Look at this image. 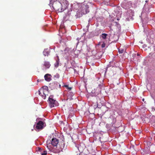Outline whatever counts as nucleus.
I'll use <instances>...</instances> for the list:
<instances>
[{
	"mask_svg": "<svg viewBox=\"0 0 155 155\" xmlns=\"http://www.w3.org/2000/svg\"><path fill=\"white\" fill-rule=\"evenodd\" d=\"M69 5L67 0H51L49 5L58 12H62L67 8Z\"/></svg>",
	"mask_w": 155,
	"mask_h": 155,
	"instance_id": "1",
	"label": "nucleus"
},
{
	"mask_svg": "<svg viewBox=\"0 0 155 155\" xmlns=\"http://www.w3.org/2000/svg\"><path fill=\"white\" fill-rule=\"evenodd\" d=\"M48 102L50 106L51 107H54L55 106H57V102L53 98V96H51L49 97Z\"/></svg>",
	"mask_w": 155,
	"mask_h": 155,
	"instance_id": "2",
	"label": "nucleus"
},
{
	"mask_svg": "<svg viewBox=\"0 0 155 155\" xmlns=\"http://www.w3.org/2000/svg\"><path fill=\"white\" fill-rule=\"evenodd\" d=\"M44 127V123L43 122L40 121L37 124L36 128L35 130L37 131H38L40 130H42Z\"/></svg>",
	"mask_w": 155,
	"mask_h": 155,
	"instance_id": "3",
	"label": "nucleus"
},
{
	"mask_svg": "<svg viewBox=\"0 0 155 155\" xmlns=\"http://www.w3.org/2000/svg\"><path fill=\"white\" fill-rule=\"evenodd\" d=\"M58 143L59 140L58 139L56 138H53L51 140V143L53 146L55 147L56 148H57V145Z\"/></svg>",
	"mask_w": 155,
	"mask_h": 155,
	"instance_id": "4",
	"label": "nucleus"
},
{
	"mask_svg": "<svg viewBox=\"0 0 155 155\" xmlns=\"http://www.w3.org/2000/svg\"><path fill=\"white\" fill-rule=\"evenodd\" d=\"M89 6L88 5H86L83 7V9L82 11V13L84 14H86L89 12Z\"/></svg>",
	"mask_w": 155,
	"mask_h": 155,
	"instance_id": "5",
	"label": "nucleus"
},
{
	"mask_svg": "<svg viewBox=\"0 0 155 155\" xmlns=\"http://www.w3.org/2000/svg\"><path fill=\"white\" fill-rule=\"evenodd\" d=\"M44 78L45 80L47 81H50L51 80V75L48 74H46L44 76Z\"/></svg>",
	"mask_w": 155,
	"mask_h": 155,
	"instance_id": "6",
	"label": "nucleus"
},
{
	"mask_svg": "<svg viewBox=\"0 0 155 155\" xmlns=\"http://www.w3.org/2000/svg\"><path fill=\"white\" fill-rule=\"evenodd\" d=\"M55 60H56V63L54 64V67H58L59 64V58L58 56L57 55L54 58Z\"/></svg>",
	"mask_w": 155,
	"mask_h": 155,
	"instance_id": "7",
	"label": "nucleus"
},
{
	"mask_svg": "<svg viewBox=\"0 0 155 155\" xmlns=\"http://www.w3.org/2000/svg\"><path fill=\"white\" fill-rule=\"evenodd\" d=\"M54 87L56 88H60L61 87L60 84L57 82H55L54 84Z\"/></svg>",
	"mask_w": 155,
	"mask_h": 155,
	"instance_id": "8",
	"label": "nucleus"
},
{
	"mask_svg": "<svg viewBox=\"0 0 155 155\" xmlns=\"http://www.w3.org/2000/svg\"><path fill=\"white\" fill-rule=\"evenodd\" d=\"M44 55L45 56H48L49 53V52L48 49H45L43 52Z\"/></svg>",
	"mask_w": 155,
	"mask_h": 155,
	"instance_id": "9",
	"label": "nucleus"
},
{
	"mask_svg": "<svg viewBox=\"0 0 155 155\" xmlns=\"http://www.w3.org/2000/svg\"><path fill=\"white\" fill-rule=\"evenodd\" d=\"M44 66L47 68H49L51 64L48 61H45L44 63Z\"/></svg>",
	"mask_w": 155,
	"mask_h": 155,
	"instance_id": "10",
	"label": "nucleus"
},
{
	"mask_svg": "<svg viewBox=\"0 0 155 155\" xmlns=\"http://www.w3.org/2000/svg\"><path fill=\"white\" fill-rule=\"evenodd\" d=\"M71 7L73 9H76L78 7V5L75 4H73L71 5Z\"/></svg>",
	"mask_w": 155,
	"mask_h": 155,
	"instance_id": "11",
	"label": "nucleus"
},
{
	"mask_svg": "<svg viewBox=\"0 0 155 155\" xmlns=\"http://www.w3.org/2000/svg\"><path fill=\"white\" fill-rule=\"evenodd\" d=\"M107 35L106 34L103 33L102 35V38L104 39H105L106 38Z\"/></svg>",
	"mask_w": 155,
	"mask_h": 155,
	"instance_id": "12",
	"label": "nucleus"
},
{
	"mask_svg": "<svg viewBox=\"0 0 155 155\" xmlns=\"http://www.w3.org/2000/svg\"><path fill=\"white\" fill-rule=\"evenodd\" d=\"M60 75L58 73H57L54 76V78L55 79L58 78H59Z\"/></svg>",
	"mask_w": 155,
	"mask_h": 155,
	"instance_id": "13",
	"label": "nucleus"
},
{
	"mask_svg": "<svg viewBox=\"0 0 155 155\" xmlns=\"http://www.w3.org/2000/svg\"><path fill=\"white\" fill-rule=\"evenodd\" d=\"M63 87H66L69 90H71V87H68V85H64Z\"/></svg>",
	"mask_w": 155,
	"mask_h": 155,
	"instance_id": "14",
	"label": "nucleus"
},
{
	"mask_svg": "<svg viewBox=\"0 0 155 155\" xmlns=\"http://www.w3.org/2000/svg\"><path fill=\"white\" fill-rule=\"evenodd\" d=\"M124 51V49L122 48H120L119 49V52L120 53H122Z\"/></svg>",
	"mask_w": 155,
	"mask_h": 155,
	"instance_id": "15",
	"label": "nucleus"
},
{
	"mask_svg": "<svg viewBox=\"0 0 155 155\" xmlns=\"http://www.w3.org/2000/svg\"><path fill=\"white\" fill-rule=\"evenodd\" d=\"M41 155H46L47 154V152L46 151H44L43 153H41Z\"/></svg>",
	"mask_w": 155,
	"mask_h": 155,
	"instance_id": "16",
	"label": "nucleus"
},
{
	"mask_svg": "<svg viewBox=\"0 0 155 155\" xmlns=\"http://www.w3.org/2000/svg\"><path fill=\"white\" fill-rule=\"evenodd\" d=\"M43 89L44 90H45L46 91H48V88L47 86H44L43 87Z\"/></svg>",
	"mask_w": 155,
	"mask_h": 155,
	"instance_id": "17",
	"label": "nucleus"
},
{
	"mask_svg": "<svg viewBox=\"0 0 155 155\" xmlns=\"http://www.w3.org/2000/svg\"><path fill=\"white\" fill-rule=\"evenodd\" d=\"M43 95H42V97L43 98V99H45L46 97V96L45 94L44 93V91L43 92Z\"/></svg>",
	"mask_w": 155,
	"mask_h": 155,
	"instance_id": "18",
	"label": "nucleus"
},
{
	"mask_svg": "<svg viewBox=\"0 0 155 155\" xmlns=\"http://www.w3.org/2000/svg\"><path fill=\"white\" fill-rule=\"evenodd\" d=\"M63 149V148H62L61 147L60 148V150H59V149H57L56 150V152H60L61 150Z\"/></svg>",
	"mask_w": 155,
	"mask_h": 155,
	"instance_id": "19",
	"label": "nucleus"
},
{
	"mask_svg": "<svg viewBox=\"0 0 155 155\" xmlns=\"http://www.w3.org/2000/svg\"><path fill=\"white\" fill-rule=\"evenodd\" d=\"M47 147L50 150H51V147H50V146H48V144L47 145Z\"/></svg>",
	"mask_w": 155,
	"mask_h": 155,
	"instance_id": "20",
	"label": "nucleus"
},
{
	"mask_svg": "<svg viewBox=\"0 0 155 155\" xmlns=\"http://www.w3.org/2000/svg\"><path fill=\"white\" fill-rule=\"evenodd\" d=\"M72 11V10H71L70 11V10L68 11L67 13V15H70L71 14V12Z\"/></svg>",
	"mask_w": 155,
	"mask_h": 155,
	"instance_id": "21",
	"label": "nucleus"
},
{
	"mask_svg": "<svg viewBox=\"0 0 155 155\" xmlns=\"http://www.w3.org/2000/svg\"><path fill=\"white\" fill-rule=\"evenodd\" d=\"M76 147H77V148H78V149L79 151L80 150H80H81V145H80L79 147H77L76 146Z\"/></svg>",
	"mask_w": 155,
	"mask_h": 155,
	"instance_id": "22",
	"label": "nucleus"
},
{
	"mask_svg": "<svg viewBox=\"0 0 155 155\" xmlns=\"http://www.w3.org/2000/svg\"><path fill=\"white\" fill-rule=\"evenodd\" d=\"M105 44L104 43H103L102 45V47L103 48H104L105 47Z\"/></svg>",
	"mask_w": 155,
	"mask_h": 155,
	"instance_id": "23",
	"label": "nucleus"
},
{
	"mask_svg": "<svg viewBox=\"0 0 155 155\" xmlns=\"http://www.w3.org/2000/svg\"><path fill=\"white\" fill-rule=\"evenodd\" d=\"M102 86V85H99L98 87V88H99L101 89V87Z\"/></svg>",
	"mask_w": 155,
	"mask_h": 155,
	"instance_id": "24",
	"label": "nucleus"
},
{
	"mask_svg": "<svg viewBox=\"0 0 155 155\" xmlns=\"http://www.w3.org/2000/svg\"><path fill=\"white\" fill-rule=\"evenodd\" d=\"M98 34H96V35H99V34L100 33H101V31H100V30H99V31H98Z\"/></svg>",
	"mask_w": 155,
	"mask_h": 155,
	"instance_id": "25",
	"label": "nucleus"
},
{
	"mask_svg": "<svg viewBox=\"0 0 155 155\" xmlns=\"http://www.w3.org/2000/svg\"><path fill=\"white\" fill-rule=\"evenodd\" d=\"M38 149H39V151H41V150H42V149L41 148H39Z\"/></svg>",
	"mask_w": 155,
	"mask_h": 155,
	"instance_id": "26",
	"label": "nucleus"
},
{
	"mask_svg": "<svg viewBox=\"0 0 155 155\" xmlns=\"http://www.w3.org/2000/svg\"><path fill=\"white\" fill-rule=\"evenodd\" d=\"M137 56H139L140 55V54H137Z\"/></svg>",
	"mask_w": 155,
	"mask_h": 155,
	"instance_id": "27",
	"label": "nucleus"
},
{
	"mask_svg": "<svg viewBox=\"0 0 155 155\" xmlns=\"http://www.w3.org/2000/svg\"><path fill=\"white\" fill-rule=\"evenodd\" d=\"M154 147V148H155V145H153V146H152V147Z\"/></svg>",
	"mask_w": 155,
	"mask_h": 155,
	"instance_id": "28",
	"label": "nucleus"
},
{
	"mask_svg": "<svg viewBox=\"0 0 155 155\" xmlns=\"http://www.w3.org/2000/svg\"><path fill=\"white\" fill-rule=\"evenodd\" d=\"M134 61H136V60H135V59L134 58Z\"/></svg>",
	"mask_w": 155,
	"mask_h": 155,
	"instance_id": "29",
	"label": "nucleus"
},
{
	"mask_svg": "<svg viewBox=\"0 0 155 155\" xmlns=\"http://www.w3.org/2000/svg\"><path fill=\"white\" fill-rule=\"evenodd\" d=\"M112 63H113V62H112ZM111 63H110V65H111Z\"/></svg>",
	"mask_w": 155,
	"mask_h": 155,
	"instance_id": "30",
	"label": "nucleus"
},
{
	"mask_svg": "<svg viewBox=\"0 0 155 155\" xmlns=\"http://www.w3.org/2000/svg\"><path fill=\"white\" fill-rule=\"evenodd\" d=\"M111 67V66H109V67Z\"/></svg>",
	"mask_w": 155,
	"mask_h": 155,
	"instance_id": "31",
	"label": "nucleus"
},
{
	"mask_svg": "<svg viewBox=\"0 0 155 155\" xmlns=\"http://www.w3.org/2000/svg\"><path fill=\"white\" fill-rule=\"evenodd\" d=\"M74 71H75V69L74 68Z\"/></svg>",
	"mask_w": 155,
	"mask_h": 155,
	"instance_id": "32",
	"label": "nucleus"
},
{
	"mask_svg": "<svg viewBox=\"0 0 155 155\" xmlns=\"http://www.w3.org/2000/svg\"><path fill=\"white\" fill-rule=\"evenodd\" d=\"M41 94V93H39V94L40 95Z\"/></svg>",
	"mask_w": 155,
	"mask_h": 155,
	"instance_id": "33",
	"label": "nucleus"
}]
</instances>
